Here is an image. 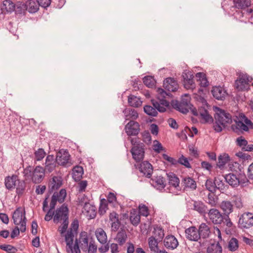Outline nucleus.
Returning a JSON list of instances; mask_svg holds the SVG:
<instances>
[{"label": "nucleus", "instance_id": "nucleus-11", "mask_svg": "<svg viewBox=\"0 0 253 253\" xmlns=\"http://www.w3.org/2000/svg\"><path fill=\"white\" fill-rule=\"evenodd\" d=\"M207 213L211 221L214 224H221L223 221V216L216 209H211Z\"/></svg>", "mask_w": 253, "mask_h": 253}, {"label": "nucleus", "instance_id": "nucleus-22", "mask_svg": "<svg viewBox=\"0 0 253 253\" xmlns=\"http://www.w3.org/2000/svg\"><path fill=\"white\" fill-rule=\"evenodd\" d=\"M213 97L217 100H223L227 95L226 90L220 86H214L211 90Z\"/></svg>", "mask_w": 253, "mask_h": 253}, {"label": "nucleus", "instance_id": "nucleus-30", "mask_svg": "<svg viewBox=\"0 0 253 253\" xmlns=\"http://www.w3.org/2000/svg\"><path fill=\"white\" fill-rule=\"evenodd\" d=\"M226 181L232 187H237L240 184L239 178L234 173H230L224 176Z\"/></svg>", "mask_w": 253, "mask_h": 253}, {"label": "nucleus", "instance_id": "nucleus-56", "mask_svg": "<svg viewBox=\"0 0 253 253\" xmlns=\"http://www.w3.org/2000/svg\"><path fill=\"white\" fill-rule=\"evenodd\" d=\"M0 249L8 253H15L17 251V249L15 247L10 245H1Z\"/></svg>", "mask_w": 253, "mask_h": 253}, {"label": "nucleus", "instance_id": "nucleus-34", "mask_svg": "<svg viewBox=\"0 0 253 253\" xmlns=\"http://www.w3.org/2000/svg\"><path fill=\"white\" fill-rule=\"evenodd\" d=\"M220 208L223 211L224 215H229L233 211V206L229 201H223L220 205Z\"/></svg>", "mask_w": 253, "mask_h": 253}, {"label": "nucleus", "instance_id": "nucleus-4", "mask_svg": "<svg viewBox=\"0 0 253 253\" xmlns=\"http://www.w3.org/2000/svg\"><path fill=\"white\" fill-rule=\"evenodd\" d=\"M232 130L237 133H244L253 129V123L244 114L240 113L235 120V124L231 126Z\"/></svg>", "mask_w": 253, "mask_h": 253}, {"label": "nucleus", "instance_id": "nucleus-62", "mask_svg": "<svg viewBox=\"0 0 253 253\" xmlns=\"http://www.w3.org/2000/svg\"><path fill=\"white\" fill-rule=\"evenodd\" d=\"M184 166L186 168H191V165L187 158L182 155L178 160V164Z\"/></svg>", "mask_w": 253, "mask_h": 253}, {"label": "nucleus", "instance_id": "nucleus-57", "mask_svg": "<svg viewBox=\"0 0 253 253\" xmlns=\"http://www.w3.org/2000/svg\"><path fill=\"white\" fill-rule=\"evenodd\" d=\"M214 181L211 179H207L206 182V187L207 189L210 192L214 193L216 191L214 186Z\"/></svg>", "mask_w": 253, "mask_h": 253}, {"label": "nucleus", "instance_id": "nucleus-38", "mask_svg": "<svg viewBox=\"0 0 253 253\" xmlns=\"http://www.w3.org/2000/svg\"><path fill=\"white\" fill-rule=\"evenodd\" d=\"M27 10L31 13H34L38 11L40 6L36 0H28L26 1Z\"/></svg>", "mask_w": 253, "mask_h": 253}, {"label": "nucleus", "instance_id": "nucleus-52", "mask_svg": "<svg viewBox=\"0 0 253 253\" xmlns=\"http://www.w3.org/2000/svg\"><path fill=\"white\" fill-rule=\"evenodd\" d=\"M228 248L230 251H236L239 248L238 240L235 238H232L228 242Z\"/></svg>", "mask_w": 253, "mask_h": 253}, {"label": "nucleus", "instance_id": "nucleus-9", "mask_svg": "<svg viewBox=\"0 0 253 253\" xmlns=\"http://www.w3.org/2000/svg\"><path fill=\"white\" fill-rule=\"evenodd\" d=\"M191 111L193 115L195 116H198L199 114L206 123H211L213 122L212 117L209 114L207 110L205 109L204 107L199 108L198 111L195 108H193L191 105V108L189 109V111Z\"/></svg>", "mask_w": 253, "mask_h": 253}, {"label": "nucleus", "instance_id": "nucleus-49", "mask_svg": "<svg viewBox=\"0 0 253 253\" xmlns=\"http://www.w3.org/2000/svg\"><path fill=\"white\" fill-rule=\"evenodd\" d=\"M214 181V185L215 187V190H216V189H218L220 190V192H223L222 191H223L225 189V185L223 181V179L221 178V177H215Z\"/></svg>", "mask_w": 253, "mask_h": 253}, {"label": "nucleus", "instance_id": "nucleus-21", "mask_svg": "<svg viewBox=\"0 0 253 253\" xmlns=\"http://www.w3.org/2000/svg\"><path fill=\"white\" fill-rule=\"evenodd\" d=\"M186 238L190 241H198L200 239V235L197 229L191 226L185 230Z\"/></svg>", "mask_w": 253, "mask_h": 253}, {"label": "nucleus", "instance_id": "nucleus-23", "mask_svg": "<svg viewBox=\"0 0 253 253\" xmlns=\"http://www.w3.org/2000/svg\"><path fill=\"white\" fill-rule=\"evenodd\" d=\"M182 186L184 189H190L194 190L197 188V184L194 179L189 176H185L183 177L181 181Z\"/></svg>", "mask_w": 253, "mask_h": 253}, {"label": "nucleus", "instance_id": "nucleus-40", "mask_svg": "<svg viewBox=\"0 0 253 253\" xmlns=\"http://www.w3.org/2000/svg\"><path fill=\"white\" fill-rule=\"evenodd\" d=\"M84 173L83 169L81 166H76L73 169L72 177L76 181H79L82 178Z\"/></svg>", "mask_w": 253, "mask_h": 253}, {"label": "nucleus", "instance_id": "nucleus-17", "mask_svg": "<svg viewBox=\"0 0 253 253\" xmlns=\"http://www.w3.org/2000/svg\"><path fill=\"white\" fill-rule=\"evenodd\" d=\"M70 157V155L67 150H60L56 155L57 164L61 166L66 165L69 163Z\"/></svg>", "mask_w": 253, "mask_h": 253}, {"label": "nucleus", "instance_id": "nucleus-2", "mask_svg": "<svg viewBox=\"0 0 253 253\" xmlns=\"http://www.w3.org/2000/svg\"><path fill=\"white\" fill-rule=\"evenodd\" d=\"M12 219L15 225H20L19 228L16 226L11 233L10 237L13 239L19 235L20 231L21 232H24L26 231L27 219L24 208H17L13 213Z\"/></svg>", "mask_w": 253, "mask_h": 253}, {"label": "nucleus", "instance_id": "nucleus-64", "mask_svg": "<svg viewBox=\"0 0 253 253\" xmlns=\"http://www.w3.org/2000/svg\"><path fill=\"white\" fill-rule=\"evenodd\" d=\"M233 199V202L237 208L241 209L243 207V203L240 197L234 196Z\"/></svg>", "mask_w": 253, "mask_h": 253}, {"label": "nucleus", "instance_id": "nucleus-29", "mask_svg": "<svg viewBox=\"0 0 253 253\" xmlns=\"http://www.w3.org/2000/svg\"><path fill=\"white\" fill-rule=\"evenodd\" d=\"M62 184V179L59 176H53L50 181L49 188V190L53 192L59 189Z\"/></svg>", "mask_w": 253, "mask_h": 253}, {"label": "nucleus", "instance_id": "nucleus-25", "mask_svg": "<svg viewBox=\"0 0 253 253\" xmlns=\"http://www.w3.org/2000/svg\"><path fill=\"white\" fill-rule=\"evenodd\" d=\"M151 184L159 190L163 189L166 186V181L165 178L161 176H156L151 179Z\"/></svg>", "mask_w": 253, "mask_h": 253}, {"label": "nucleus", "instance_id": "nucleus-5", "mask_svg": "<svg viewBox=\"0 0 253 253\" xmlns=\"http://www.w3.org/2000/svg\"><path fill=\"white\" fill-rule=\"evenodd\" d=\"M214 119L213 128L214 130L217 132H221L228 125L232 122L231 115L219 108H218V110L214 115Z\"/></svg>", "mask_w": 253, "mask_h": 253}, {"label": "nucleus", "instance_id": "nucleus-41", "mask_svg": "<svg viewBox=\"0 0 253 253\" xmlns=\"http://www.w3.org/2000/svg\"><path fill=\"white\" fill-rule=\"evenodd\" d=\"M208 253H222V247L218 242L211 244L207 249Z\"/></svg>", "mask_w": 253, "mask_h": 253}, {"label": "nucleus", "instance_id": "nucleus-47", "mask_svg": "<svg viewBox=\"0 0 253 253\" xmlns=\"http://www.w3.org/2000/svg\"><path fill=\"white\" fill-rule=\"evenodd\" d=\"M46 152L42 148H39L37 150H36L34 152V161H41L45 156Z\"/></svg>", "mask_w": 253, "mask_h": 253}, {"label": "nucleus", "instance_id": "nucleus-55", "mask_svg": "<svg viewBox=\"0 0 253 253\" xmlns=\"http://www.w3.org/2000/svg\"><path fill=\"white\" fill-rule=\"evenodd\" d=\"M69 221H63L62 224L58 227V231L62 236H64L68 227Z\"/></svg>", "mask_w": 253, "mask_h": 253}, {"label": "nucleus", "instance_id": "nucleus-15", "mask_svg": "<svg viewBox=\"0 0 253 253\" xmlns=\"http://www.w3.org/2000/svg\"><path fill=\"white\" fill-rule=\"evenodd\" d=\"M57 162L53 155H48L45 158L44 163L45 172L50 173L53 171L57 165Z\"/></svg>", "mask_w": 253, "mask_h": 253}, {"label": "nucleus", "instance_id": "nucleus-48", "mask_svg": "<svg viewBox=\"0 0 253 253\" xmlns=\"http://www.w3.org/2000/svg\"><path fill=\"white\" fill-rule=\"evenodd\" d=\"M15 4L11 0H5L3 1L2 8L5 9L7 12H11L15 9Z\"/></svg>", "mask_w": 253, "mask_h": 253}, {"label": "nucleus", "instance_id": "nucleus-7", "mask_svg": "<svg viewBox=\"0 0 253 253\" xmlns=\"http://www.w3.org/2000/svg\"><path fill=\"white\" fill-rule=\"evenodd\" d=\"M69 210L65 204L62 205L56 211L55 214L53 217V221L55 223H58L59 221H69L68 216Z\"/></svg>", "mask_w": 253, "mask_h": 253}, {"label": "nucleus", "instance_id": "nucleus-3", "mask_svg": "<svg viewBox=\"0 0 253 253\" xmlns=\"http://www.w3.org/2000/svg\"><path fill=\"white\" fill-rule=\"evenodd\" d=\"M23 173L25 180L39 184L44 178L45 170L41 166H36L35 168L28 166L24 169Z\"/></svg>", "mask_w": 253, "mask_h": 253}, {"label": "nucleus", "instance_id": "nucleus-39", "mask_svg": "<svg viewBox=\"0 0 253 253\" xmlns=\"http://www.w3.org/2000/svg\"><path fill=\"white\" fill-rule=\"evenodd\" d=\"M129 219L134 226H137L140 221V216L138 212L135 209H132L130 211Z\"/></svg>", "mask_w": 253, "mask_h": 253}, {"label": "nucleus", "instance_id": "nucleus-36", "mask_svg": "<svg viewBox=\"0 0 253 253\" xmlns=\"http://www.w3.org/2000/svg\"><path fill=\"white\" fill-rule=\"evenodd\" d=\"M123 112L126 120L133 121L136 120L138 117L137 111L134 109H126Z\"/></svg>", "mask_w": 253, "mask_h": 253}, {"label": "nucleus", "instance_id": "nucleus-59", "mask_svg": "<svg viewBox=\"0 0 253 253\" xmlns=\"http://www.w3.org/2000/svg\"><path fill=\"white\" fill-rule=\"evenodd\" d=\"M207 203L212 207H214L217 203V199L215 198V196L209 193L208 195V201Z\"/></svg>", "mask_w": 253, "mask_h": 253}, {"label": "nucleus", "instance_id": "nucleus-1", "mask_svg": "<svg viewBox=\"0 0 253 253\" xmlns=\"http://www.w3.org/2000/svg\"><path fill=\"white\" fill-rule=\"evenodd\" d=\"M170 93L167 92L161 88L157 89V100H152L153 105H145L144 107V112L149 116L156 117L158 114L157 110L160 112L166 111V107L169 106V102L166 99V96H169Z\"/></svg>", "mask_w": 253, "mask_h": 253}, {"label": "nucleus", "instance_id": "nucleus-10", "mask_svg": "<svg viewBox=\"0 0 253 253\" xmlns=\"http://www.w3.org/2000/svg\"><path fill=\"white\" fill-rule=\"evenodd\" d=\"M66 242V251L67 253H81V251L77 242H74V237H71L68 235V237H65Z\"/></svg>", "mask_w": 253, "mask_h": 253}, {"label": "nucleus", "instance_id": "nucleus-32", "mask_svg": "<svg viewBox=\"0 0 253 253\" xmlns=\"http://www.w3.org/2000/svg\"><path fill=\"white\" fill-rule=\"evenodd\" d=\"M198 232L200 238L201 237L204 239L207 238L211 233L210 228L206 223H202L199 226Z\"/></svg>", "mask_w": 253, "mask_h": 253}, {"label": "nucleus", "instance_id": "nucleus-27", "mask_svg": "<svg viewBox=\"0 0 253 253\" xmlns=\"http://www.w3.org/2000/svg\"><path fill=\"white\" fill-rule=\"evenodd\" d=\"M140 171L147 177H150L153 172L152 165L147 161L142 162L139 167Z\"/></svg>", "mask_w": 253, "mask_h": 253}, {"label": "nucleus", "instance_id": "nucleus-12", "mask_svg": "<svg viewBox=\"0 0 253 253\" xmlns=\"http://www.w3.org/2000/svg\"><path fill=\"white\" fill-rule=\"evenodd\" d=\"M183 85L187 89L193 90L195 88L196 84L194 82V76L191 72L183 73Z\"/></svg>", "mask_w": 253, "mask_h": 253}, {"label": "nucleus", "instance_id": "nucleus-43", "mask_svg": "<svg viewBox=\"0 0 253 253\" xmlns=\"http://www.w3.org/2000/svg\"><path fill=\"white\" fill-rule=\"evenodd\" d=\"M159 241L155 238V237H150L149 238L148 244L151 251L154 253H158L159 252L158 246Z\"/></svg>", "mask_w": 253, "mask_h": 253}, {"label": "nucleus", "instance_id": "nucleus-28", "mask_svg": "<svg viewBox=\"0 0 253 253\" xmlns=\"http://www.w3.org/2000/svg\"><path fill=\"white\" fill-rule=\"evenodd\" d=\"M18 180V178L16 175L13 174L11 176H6L4 179V184L6 188L8 190L14 189Z\"/></svg>", "mask_w": 253, "mask_h": 253}, {"label": "nucleus", "instance_id": "nucleus-54", "mask_svg": "<svg viewBox=\"0 0 253 253\" xmlns=\"http://www.w3.org/2000/svg\"><path fill=\"white\" fill-rule=\"evenodd\" d=\"M143 83L148 87H153L155 85V80L152 76H146L143 79Z\"/></svg>", "mask_w": 253, "mask_h": 253}, {"label": "nucleus", "instance_id": "nucleus-35", "mask_svg": "<svg viewBox=\"0 0 253 253\" xmlns=\"http://www.w3.org/2000/svg\"><path fill=\"white\" fill-rule=\"evenodd\" d=\"M169 183L170 186L176 188V189H178L179 188V179L176 176V175L172 173L169 172L167 174Z\"/></svg>", "mask_w": 253, "mask_h": 253}, {"label": "nucleus", "instance_id": "nucleus-42", "mask_svg": "<svg viewBox=\"0 0 253 253\" xmlns=\"http://www.w3.org/2000/svg\"><path fill=\"white\" fill-rule=\"evenodd\" d=\"M235 6L238 8L243 9L250 6V0H233Z\"/></svg>", "mask_w": 253, "mask_h": 253}, {"label": "nucleus", "instance_id": "nucleus-58", "mask_svg": "<svg viewBox=\"0 0 253 253\" xmlns=\"http://www.w3.org/2000/svg\"><path fill=\"white\" fill-rule=\"evenodd\" d=\"M139 214L143 216L147 217L149 214V210L145 205H140L139 206Z\"/></svg>", "mask_w": 253, "mask_h": 253}, {"label": "nucleus", "instance_id": "nucleus-53", "mask_svg": "<svg viewBox=\"0 0 253 253\" xmlns=\"http://www.w3.org/2000/svg\"><path fill=\"white\" fill-rule=\"evenodd\" d=\"M18 184L16 185V193L18 195H22L25 190L26 188V184L24 181L23 180H18Z\"/></svg>", "mask_w": 253, "mask_h": 253}, {"label": "nucleus", "instance_id": "nucleus-20", "mask_svg": "<svg viewBox=\"0 0 253 253\" xmlns=\"http://www.w3.org/2000/svg\"><path fill=\"white\" fill-rule=\"evenodd\" d=\"M163 86L169 92L175 91L178 87L177 82L171 78H168L164 81Z\"/></svg>", "mask_w": 253, "mask_h": 253}, {"label": "nucleus", "instance_id": "nucleus-26", "mask_svg": "<svg viewBox=\"0 0 253 253\" xmlns=\"http://www.w3.org/2000/svg\"><path fill=\"white\" fill-rule=\"evenodd\" d=\"M192 209L201 214H205L209 211L207 206L201 201H193Z\"/></svg>", "mask_w": 253, "mask_h": 253}, {"label": "nucleus", "instance_id": "nucleus-37", "mask_svg": "<svg viewBox=\"0 0 253 253\" xmlns=\"http://www.w3.org/2000/svg\"><path fill=\"white\" fill-rule=\"evenodd\" d=\"M95 234L98 241L101 244H104L107 242V235L102 228H97L95 231Z\"/></svg>", "mask_w": 253, "mask_h": 253}, {"label": "nucleus", "instance_id": "nucleus-31", "mask_svg": "<svg viewBox=\"0 0 253 253\" xmlns=\"http://www.w3.org/2000/svg\"><path fill=\"white\" fill-rule=\"evenodd\" d=\"M79 205L83 206V212H86L87 215H89L91 218H93L95 216L94 207L91 206L87 202H85L84 204L83 202H80Z\"/></svg>", "mask_w": 253, "mask_h": 253}, {"label": "nucleus", "instance_id": "nucleus-14", "mask_svg": "<svg viewBox=\"0 0 253 253\" xmlns=\"http://www.w3.org/2000/svg\"><path fill=\"white\" fill-rule=\"evenodd\" d=\"M75 241L78 243L79 248H80L84 252L87 251L88 246V237L86 232H81L79 238H77Z\"/></svg>", "mask_w": 253, "mask_h": 253}, {"label": "nucleus", "instance_id": "nucleus-63", "mask_svg": "<svg viewBox=\"0 0 253 253\" xmlns=\"http://www.w3.org/2000/svg\"><path fill=\"white\" fill-rule=\"evenodd\" d=\"M106 202L107 201L105 199L101 200L100 201L99 212L101 214H104L106 212V210L107 209V205Z\"/></svg>", "mask_w": 253, "mask_h": 253}, {"label": "nucleus", "instance_id": "nucleus-33", "mask_svg": "<svg viewBox=\"0 0 253 253\" xmlns=\"http://www.w3.org/2000/svg\"><path fill=\"white\" fill-rule=\"evenodd\" d=\"M79 228V221L77 219H74L70 226V228L67 230L64 235V237H68V235H70L71 237H74L75 234L77 233Z\"/></svg>", "mask_w": 253, "mask_h": 253}, {"label": "nucleus", "instance_id": "nucleus-16", "mask_svg": "<svg viewBox=\"0 0 253 253\" xmlns=\"http://www.w3.org/2000/svg\"><path fill=\"white\" fill-rule=\"evenodd\" d=\"M237 146L241 148L244 151L253 152V144L248 145L247 140L244 137L241 136L237 137L235 141Z\"/></svg>", "mask_w": 253, "mask_h": 253}, {"label": "nucleus", "instance_id": "nucleus-51", "mask_svg": "<svg viewBox=\"0 0 253 253\" xmlns=\"http://www.w3.org/2000/svg\"><path fill=\"white\" fill-rule=\"evenodd\" d=\"M154 236L157 240L159 241H161L164 237V230L160 227L154 228L153 231Z\"/></svg>", "mask_w": 253, "mask_h": 253}, {"label": "nucleus", "instance_id": "nucleus-61", "mask_svg": "<svg viewBox=\"0 0 253 253\" xmlns=\"http://www.w3.org/2000/svg\"><path fill=\"white\" fill-rule=\"evenodd\" d=\"M56 196H57V198L58 199V202L60 203H62L64 202L65 197H66V191L65 189H62L60 190L59 193H56Z\"/></svg>", "mask_w": 253, "mask_h": 253}, {"label": "nucleus", "instance_id": "nucleus-19", "mask_svg": "<svg viewBox=\"0 0 253 253\" xmlns=\"http://www.w3.org/2000/svg\"><path fill=\"white\" fill-rule=\"evenodd\" d=\"M132 158L137 162L142 160L144 155V150L141 146H133L130 150Z\"/></svg>", "mask_w": 253, "mask_h": 253}, {"label": "nucleus", "instance_id": "nucleus-46", "mask_svg": "<svg viewBox=\"0 0 253 253\" xmlns=\"http://www.w3.org/2000/svg\"><path fill=\"white\" fill-rule=\"evenodd\" d=\"M229 161V157L227 154H223L220 155L218 158L217 166L218 168H221Z\"/></svg>", "mask_w": 253, "mask_h": 253}, {"label": "nucleus", "instance_id": "nucleus-45", "mask_svg": "<svg viewBox=\"0 0 253 253\" xmlns=\"http://www.w3.org/2000/svg\"><path fill=\"white\" fill-rule=\"evenodd\" d=\"M126 239L127 236L126 231L123 230L118 232L115 240L120 246H122L126 242Z\"/></svg>", "mask_w": 253, "mask_h": 253}, {"label": "nucleus", "instance_id": "nucleus-24", "mask_svg": "<svg viewBox=\"0 0 253 253\" xmlns=\"http://www.w3.org/2000/svg\"><path fill=\"white\" fill-rule=\"evenodd\" d=\"M164 244L166 248L171 250L176 248L178 245L177 240L173 235L167 236L164 239Z\"/></svg>", "mask_w": 253, "mask_h": 253}, {"label": "nucleus", "instance_id": "nucleus-50", "mask_svg": "<svg viewBox=\"0 0 253 253\" xmlns=\"http://www.w3.org/2000/svg\"><path fill=\"white\" fill-rule=\"evenodd\" d=\"M196 77L198 78L200 81V85L203 87H206L209 85V82L206 79L204 73L199 72L196 74Z\"/></svg>", "mask_w": 253, "mask_h": 253}, {"label": "nucleus", "instance_id": "nucleus-13", "mask_svg": "<svg viewBox=\"0 0 253 253\" xmlns=\"http://www.w3.org/2000/svg\"><path fill=\"white\" fill-rule=\"evenodd\" d=\"M125 129L127 135H136L139 131V125L136 122L130 121L126 125Z\"/></svg>", "mask_w": 253, "mask_h": 253}, {"label": "nucleus", "instance_id": "nucleus-18", "mask_svg": "<svg viewBox=\"0 0 253 253\" xmlns=\"http://www.w3.org/2000/svg\"><path fill=\"white\" fill-rule=\"evenodd\" d=\"M249 77L247 75H243L240 76L239 79L237 80L235 83V87L238 90H244L249 87L248 83Z\"/></svg>", "mask_w": 253, "mask_h": 253}, {"label": "nucleus", "instance_id": "nucleus-44", "mask_svg": "<svg viewBox=\"0 0 253 253\" xmlns=\"http://www.w3.org/2000/svg\"><path fill=\"white\" fill-rule=\"evenodd\" d=\"M128 102L129 105L134 107H138L142 104L140 99L133 95L128 96Z\"/></svg>", "mask_w": 253, "mask_h": 253}, {"label": "nucleus", "instance_id": "nucleus-60", "mask_svg": "<svg viewBox=\"0 0 253 253\" xmlns=\"http://www.w3.org/2000/svg\"><path fill=\"white\" fill-rule=\"evenodd\" d=\"M26 10H27L26 2L25 3H20L17 5L16 8V12L22 14L24 13Z\"/></svg>", "mask_w": 253, "mask_h": 253}, {"label": "nucleus", "instance_id": "nucleus-8", "mask_svg": "<svg viewBox=\"0 0 253 253\" xmlns=\"http://www.w3.org/2000/svg\"><path fill=\"white\" fill-rule=\"evenodd\" d=\"M239 226L242 228H250L253 226V216L252 213L243 214L239 220Z\"/></svg>", "mask_w": 253, "mask_h": 253}, {"label": "nucleus", "instance_id": "nucleus-6", "mask_svg": "<svg viewBox=\"0 0 253 253\" xmlns=\"http://www.w3.org/2000/svg\"><path fill=\"white\" fill-rule=\"evenodd\" d=\"M190 97L187 94H185L184 96H182L180 102L176 100L172 101L171 105L173 108L183 114H186L189 112V109L191 108V104L190 103Z\"/></svg>", "mask_w": 253, "mask_h": 253}]
</instances>
